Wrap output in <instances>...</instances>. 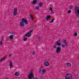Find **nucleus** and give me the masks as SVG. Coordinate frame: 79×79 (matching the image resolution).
<instances>
[{
  "label": "nucleus",
  "mask_w": 79,
  "mask_h": 79,
  "mask_svg": "<svg viewBox=\"0 0 79 79\" xmlns=\"http://www.w3.org/2000/svg\"><path fill=\"white\" fill-rule=\"evenodd\" d=\"M21 21L22 22L20 23V25L21 26H22V27L25 26V24H24V23H25V24H28V22L26 19H22Z\"/></svg>",
  "instance_id": "nucleus-1"
},
{
  "label": "nucleus",
  "mask_w": 79,
  "mask_h": 79,
  "mask_svg": "<svg viewBox=\"0 0 79 79\" xmlns=\"http://www.w3.org/2000/svg\"><path fill=\"white\" fill-rule=\"evenodd\" d=\"M75 10L76 11H77V14L76 15V17L77 18H79V7L77 6L75 8Z\"/></svg>",
  "instance_id": "nucleus-2"
},
{
  "label": "nucleus",
  "mask_w": 79,
  "mask_h": 79,
  "mask_svg": "<svg viewBox=\"0 0 79 79\" xmlns=\"http://www.w3.org/2000/svg\"><path fill=\"white\" fill-rule=\"evenodd\" d=\"M65 79H72V75L71 74L68 73L65 75Z\"/></svg>",
  "instance_id": "nucleus-3"
},
{
  "label": "nucleus",
  "mask_w": 79,
  "mask_h": 79,
  "mask_svg": "<svg viewBox=\"0 0 79 79\" xmlns=\"http://www.w3.org/2000/svg\"><path fill=\"white\" fill-rule=\"evenodd\" d=\"M34 76L33 75V73L32 72H30V73L28 75V79H33L32 78H34Z\"/></svg>",
  "instance_id": "nucleus-4"
},
{
  "label": "nucleus",
  "mask_w": 79,
  "mask_h": 79,
  "mask_svg": "<svg viewBox=\"0 0 79 79\" xmlns=\"http://www.w3.org/2000/svg\"><path fill=\"white\" fill-rule=\"evenodd\" d=\"M33 31V30H32L31 31H29L28 32L27 34L24 35L25 37H26L27 36V37H31V33H32V32Z\"/></svg>",
  "instance_id": "nucleus-5"
},
{
  "label": "nucleus",
  "mask_w": 79,
  "mask_h": 79,
  "mask_svg": "<svg viewBox=\"0 0 79 79\" xmlns=\"http://www.w3.org/2000/svg\"><path fill=\"white\" fill-rule=\"evenodd\" d=\"M14 10L13 15L15 16H16V15H18V9L17 8H14Z\"/></svg>",
  "instance_id": "nucleus-6"
},
{
  "label": "nucleus",
  "mask_w": 79,
  "mask_h": 79,
  "mask_svg": "<svg viewBox=\"0 0 79 79\" xmlns=\"http://www.w3.org/2000/svg\"><path fill=\"white\" fill-rule=\"evenodd\" d=\"M61 47L58 46L57 48V49L56 50V52L57 53H60V52H61Z\"/></svg>",
  "instance_id": "nucleus-7"
},
{
  "label": "nucleus",
  "mask_w": 79,
  "mask_h": 79,
  "mask_svg": "<svg viewBox=\"0 0 79 79\" xmlns=\"http://www.w3.org/2000/svg\"><path fill=\"white\" fill-rule=\"evenodd\" d=\"M63 43L64 44H65V46H66V47H68V46H69V45L68 44V42H67L66 40H64L63 41Z\"/></svg>",
  "instance_id": "nucleus-8"
},
{
  "label": "nucleus",
  "mask_w": 79,
  "mask_h": 79,
  "mask_svg": "<svg viewBox=\"0 0 79 79\" xmlns=\"http://www.w3.org/2000/svg\"><path fill=\"white\" fill-rule=\"evenodd\" d=\"M44 64L46 66H49L50 63L48 62H46L44 63Z\"/></svg>",
  "instance_id": "nucleus-9"
},
{
  "label": "nucleus",
  "mask_w": 79,
  "mask_h": 79,
  "mask_svg": "<svg viewBox=\"0 0 79 79\" xmlns=\"http://www.w3.org/2000/svg\"><path fill=\"white\" fill-rule=\"evenodd\" d=\"M46 20H48L49 19H50V18H51V16L50 15H47V16H46Z\"/></svg>",
  "instance_id": "nucleus-10"
},
{
  "label": "nucleus",
  "mask_w": 79,
  "mask_h": 79,
  "mask_svg": "<svg viewBox=\"0 0 79 79\" xmlns=\"http://www.w3.org/2000/svg\"><path fill=\"white\" fill-rule=\"evenodd\" d=\"M56 45H57L58 46H60L61 45V43L59 42V40H58L56 43Z\"/></svg>",
  "instance_id": "nucleus-11"
},
{
  "label": "nucleus",
  "mask_w": 79,
  "mask_h": 79,
  "mask_svg": "<svg viewBox=\"0 0 79 79\" xmlns=\"http://www.w3.org/2000/svg\"><path fill=\"white\" fill-rule=\"evenodd\" d=\"M37 1L36 0H34L32 2L33 4L34 5V4H36L37 3Z\"/></svg>",
  "instance_id": "nucleus-12"
},
{
  "label": "nucleus",
  "mask_w": 79,
  "mask_h": 79,
  "mask_svg": "<svg viewBox=\"0 0 79 79\" xmlns=\"http://www.w3.org/2000/svg\"><path fill=\"white\" fill-rule=\"evenodd\" d=\"M14 37V35H10L9 36V38L11 40L13 39V38Z\"/></svg>",
  "instance_id": "nucleus-13"
},
{
  "label": "nucleus",
  "mask_w": 79,
  "mask_h": 79,
  "mask_svg": "<svg viewBox=\"0 0 79 79\" xmlns=\"http://www.w3.org/2000/svg\"><path fill=\"white\" fill-rule=\"evenodd\" d=\"M39 7H41V6L42 7V6H43V4H42V3L40 2L39 3Z\"/></svg>",
  "instance_id": "nucleus-14"
},
{
  "label": "nucleus",
  "mask_w": 79,
  "mask_h": 79,
  "mask_svg": "<svg viewBox=\"0 0 79 79\" xmlns=\"http://www.w3.org/2000/svg\"><path fill=\"white\" fill-rule=\"evenodd\" d=\"M12 64H13V63H12V61H10L9 64L10 66V67H12Z\"/></svg>",
  "instance_id": "nucleus-15"
},
{
  "label": "nucleus",
  "mask_w": 79,
  "mask_h": 79,
  "mask_svg": "<svg viewBox=\"0 0 79 79\" xmlns=\"http://www.w3.org/2000/svg\"><path fill=\"white\" fill-rule=\"evenodd\" d=\"M5 60H6V58L3 57L1 59L0 61H4Z\"/></svg>",
  "instance_id": "nucleus-16"
},
{
  "label": "nucleus",
  "mask_w": 79,
  "mask_h": 79,
  "mask_svg": "<svg viewBox=\"0 0 79 79\" xmlns=\"http://www.w3.org/2000/svg\"><path fill=\"white\" fill-rule=\"evenodd\" d=\"M19 73L18 72H16L15 73V75L16 76H19Z\"/></svg>",
  "instance_id": "nucleus-17"
},
{
  "label": "nucleus",
  "mask_w": 79,
  "mask_h": 79,
  "mask_svg": "<svg viewBox=\"0 0 79 79\" xmlns=\"http://www.w3.org/2000/svg\"><path fill=\"white\" fill-rule=\"evenodd\" d=\"M42 72L43 73H46V70H45V69H42Z\"/></svg>",
  "instance_id": "nucleus-18"
},
{
  "label": "nucleus",
  "mask_w": 79,
  "mask_h": 79,
  "mask_svg": "<svg viewBox=\"0 0 79 79\" xmlns=\"http://www.w3.org/2000/svg\"><path fill=\"white\" fill-rule=\"evenodd\" d=\"M67 66L69 67H70L71 66V64L70 63H67Z\"/></svg>",
  "instance_id": "nucleus-19"
},
{
  "label": "nucleus",
  "mask_w": 79,
  "mask_h": 79,
  "mask_svg": "<svg viewBox=\"0 0 79 79\" xmlns=\"http://www.w3.org/2000/svg\"><path fill=\"white\" fill-rule=\"evenodd\" d=\"M30 18H31V19H32V20L33 21H34V17H33V16H32V14L30 15Z\"/></svg>",
  "instance_id": "nucleus-20"
},
{
  "label": "nucleus",
  "mask_w": 79,
  "mask_h": 79,
  "mask_svg": "<svg viewBox=\"0 0 79 79\" xmlns=\"http://www.w3.org/2000/svg\"><path fill=\"white\" fill-rule=\"evenodd\" d=\"M50 10L51 11L52 13H54V12H53V9H52V8L50 7Z\"/></svg>",
  "instance_id": "nucleus-21"
},
{
  "label": "nucleus",
  "mask_w": 79,
  "mask_h": 79,
  "mask_svg": "<svg viewBox=\"0 0 79 79\" xmlns=\"http://www.w3.org/2000/svg\"><path fill=\"white\" fill-rule=\"evenodd\" d=\"M52 18L53 19H52V21L49 22V23H53V21H54V18H53V17Z\"/></svg>",
  "instance_id": "nucleus-22"
},
{
  "label": "nucleus",
  "mask_w": 79,
  "mask_h": 79,
  "mask_svg": "<svg viewBox=\"0 0 79 79\" xmlns=\"http://www.w3.org/2000/svg\"><path fill=\"white\" fill-rule=\"evenodd\" d=\"M74 36H77V33H75L74 34Z\"/></svg>",
  "instance_id": "nucleus-23"
},
{
  "label": "nucleus",
  "mask_w": 79,
  "mask_h": 79,
  "mask_svg": "<svg viewBox=\"0 0 79 79\" xmlns=\"http://www.w3.org/2000/svg\"><path fill=\"white\" fill-rule=\"evenodd\" d=\"M73 8V5H70L69 6V8H70V9H72V8Z\"/></svg>",
  "instance_id": "nucleus-24"
},
{
  "label": "nucleus",
  "mask_w": 79,
  "mask_h": 79,
  "mask_svg": "<svg viewBox=\"0 0 79 79\" xmlns=\"http://www.w3.org/2000/svg\"><path fill=\"white\" fill-rule=\"evenodd\" d=\"M35 9L36 10H39V7L37 6L35 7Z\"/></svg>",
  "instance_id": "nucleus-25"
},
{
  "label": "nucleus",
  "mask_w": 79,
  "mask_h": 79,
  "mask_svg": "<svg viewBox=\"0 0 79 79\" xmlns=\"http://www.w3.org/2000/svg\"><path fill=\"white\" fill-rule=\"evenodd\" d=\"M27 38H24L23 39V41H26V40H27Z\"/></svg>",
  "instance_id": "nucleus-26"
},
{
  "label": "nucleus",
  "mask_w": 79,
  "mask_h": 79,
  "mask_svg": "<svg viewBox=\"0 0 79 79\" xmlns=\"http://www.w3.org/2000/svg\"><path fill=\"white\" fill-rule=\"evenodd\" d=\"M62 48H64L65 47V44H63L62 45Z\"/></svg>",
  "instance_id": "nucleus-27"
},
{
  "label": "nucleus",
  "mask_w": 79,
  "mask_h": 79,
  "mask_svg": "<svg viewBox=\"0 0 79 79\" xmlns=\"http://www.w3.org/2000/svg\"><path fill=\"white\" fill-rule=\"evenodd\" d=\"M71 11L70 10H68V13H71Z\"/></svg>",
  "instance_id": "nucleus-28"
},
{
  "label": "nucleus",
  "mask_w": 79,
  "mask_h": 79,
  "mask_svg": "<svg viewBox=\"0 0 79 79\" xmlns=\"http://www.w3.org/2000/svg\"><path fill=\"white\" fill-rule=\"evenodd\" d=\"M32 53H33V55H35V52H34V51H33L32 52Z\"/></svg>",
  "instance_id": "nucleus-29"
},
{
  "label": "nucleus",
  "mask_w": 79,
  "mask_h": 79,
  "mask_svg": "<svg viewBox=\"0 0 79 79\" xmlns=\"http://www.w3.org/2000/svg\"><path fill=\"white\" fill-rule=\"evenodd\" d=\"M41 38H39V39H38L37 40L38 41H40V39H41Z\"/></svg>",
  "instance_id": "nucleus-30"
},
{
  "label": "nucleus",
  "mask_w": 79,
  "mask_h": 79,
  "mask_svg": "<svg viewBox=\"0 0 79 79\" xmlns=\"http://www.w3.org/2000/svg\"><path fill=\"white\" fill-rule=\"evenodd\" d=\"M53 48H56V45H55L53 47Z\"/></svg>",
  "instance_id": "nucleus-31"
},
{
  "label": "nucleus",
  "mask_w": 79,
  "mask_h": 79,
  "mask_svg": "<svg viewBox=\"0 0 79 79\" xmlns=\"http://www.w3.org/2000/svg\"><path fill=\"white\" fill-rule=\"evenodd\" d=\"M11 56H12V54H10L9 55V57Z\"/></svg>",
  "instance_id": "nucleus-32"
},
{
  "label": "nucleus",
  "mask_w": 79,
  "mask_h": 79,
  "mask_svg": "<svg viewBox=\"0 0 79 79\" xmlns=\"http://www.w3.org/2000/svg\"><path fill=\"white\" fill-rule=\"evenodd\" d=\"M0 44L1 45H2V44H3V43H2V41H1L0 42Z\"/></svg>",
  "instance_id": "nucleus-33"
},
{
  "label": "nucleus",
  "mask_w": 79,
  "mask_h": 79,
  "mask_svg": "<svg viewBox=\"0 0 79 79\" xmlns=\"http://www.w3.org/2000/svg\"><path fill=\"white\" fill-rule=\"evenodd\" d=\"M33 79H39L38 78H35L34 77Z\"/></svg>",
  "instance_id": "nucleus-34"
},
{
  "label": "nucleus",
  "mask_w": 79,
  "mask_h": 79,
  "mask_svg": "<svg viewBox=\"0 0 79 79\" xmlns=\"http://www.w3.org/2000/svg\"><path fill=\"white\" fill-rule=\"evenodd\" d=\"M61 40V39H60V40H59H59Z\"/></svg>",
  "instance_id": "nucleus-35"
},
{
  "label": "nucleus",
  "mask_w": 79,
  "mask_h": 79,
  "mask_svg": "<svg viewBox=\"0 0 79 79\" xmlns=\"http://www.w3.org/2000/svg\"><path fill=\"white\" fill-rule=\"evenodd\" d=\"M41 70H40V71H39V72H41Z\"/></svg>",
  "instance_id": "nucleus-36"
},
{
  "label": "nucleus",
  "mask_w": 79,
  "mask_h": 79,
  "mask_svg": "<svg viewBox=\"0 0 79 79\" xmlns=\"http://www.w3.org/2000/svg\"><path fill=\"white\" fill-rule=\"evenodd\" d=\"M0 25H1V24L0 23Z\"/></svg>",
  "instance_id": "nucleus-37"
},
{
  "label": "nucleus",
  "mask_w": 79,
  "mask_h": 79,
  "mask_svg": "<svg viewBox=\"0 0 79 79\" xmlns=\"http://www.w3.org/2000/svg\"><path fill=\"white\" fill-rule=\"evenodd\" d=\"M65 79H66V78Z\"/></svg>",
  "instance_id": "nucleus-38"
}]
</instances>
